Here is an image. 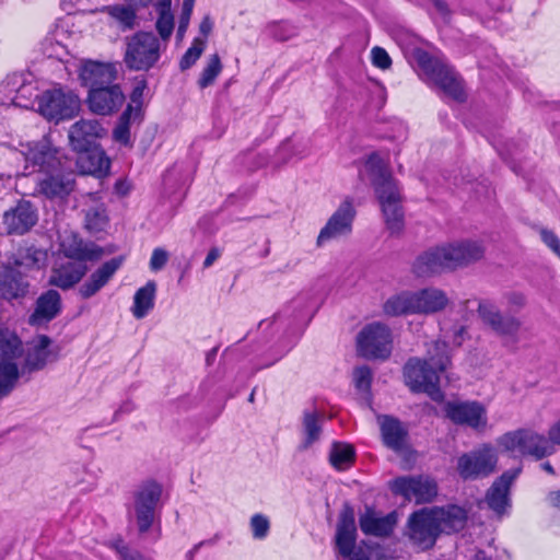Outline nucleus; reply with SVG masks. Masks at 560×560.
Returning <instances> with one entry per match:
<instances>
[{"instance_id": "f257e3e1", "label": "nucleus", "mask_w": 560, "mask_h": 560, "mask_svg": "<svg viewBox=\"0 0 560 560\" xmlns=\"http://www.w3.org/2000/svg\"><path fill=\"white\" fill-rule=\"evenodd\" d=\"M466 522V510L458 505L423 508L409 515L405 534L413 547L424 551L435 545L441 534L459 532Z\"/></svg>"}, {"instance_id": "f03ea898", "label": "nucleus", "mask_w": 560, "mask_h": 560, "mask_svg": "<svg viewBox=\"0 0 560 560\" xmlns=\"http://www.w3.org/2000/svg\"><path fill=\"white\" fill-rule=\"evenodd\" d=\"M483 252L481 244L476 241L438 246L419 255L412 265V271L418 277H430L476 261L483 256Z\"/></svg>"}, {"instance_id": "7ed1b4c3", "label": "nucleus", "mask_w": 560, "mask_h": 560, "mask_svg": "<svg viewBox=\"0 0 560 560\" xmlns=\"http://www.w3.org/2000/svg\"><path fill=\"white\" fill-rule=\"evenodd\" d=\"M366 165L373 176L372 186L381 205L386 226L390 233H399L404 229V210L398 183L387 172L377 154H371Z\"/></svg>"}, {"instance_id": "20e7f679", "label": "nucleus", "mask_w": 560, "mask_h": 560, "mask_svg": "<svg viewBox=\"0 0 560 560\" xmlns=\"http://www.w3.org/2000/svg\"><path fill=\"white\" fill-rule=\"evenodd\" d=\"M435 354L429 360L410 358L404 366L406 385H440L444 378L447 383L455 382L448 372L451 359L447 345L444 341L434 342Z\"/></svg>"}, {"instance_id": "39448f33", "label": "nucleus", "mask_w": 560, "mask_h": 560, "mask_svg": "<svg viewBox=\"0 0 560 560\" xmlns=\"http://www.w3.org/2000/svg\"><path fill=\"white\" fill-rule=\"evenodd\" d=\"M305 325V315H293L289 310H283L270 319H264L259 323L261 331H269L271 337H276L275 343L268 351L271 352V360L264 362L260 368H267L285 353H288L298 342Z\"/></svg>"}, {"instance_id": "423d86ee", "label": "nucleus", "mask_w": 560, "mask_h": 560, "mask_svg": "<svg viewBox=\"0 0 560 560\" xmlns=\"http://www.w3.org/2000/svg\"><path fill=\"white\" fill-rule=\"evenodd\" d=\"M412 56L425 77L447 96L458 102L464 101L465 94L462 80L446 61L433 57L422 49H415Z\"/></svg>"}, {"instance_id": "0eeeda50", "label": "nucleus", "mask_w": 560, "mask_h": 560, "mask_svg": "<svg viewBox=\"0 0 560 560\" xmlns=\"http://www.w3.org/2000/svg\"><path fill=\"white\" fill-rule=\"evenodd\" d=\"M20 154L24 161V171L27 174L39 173L40 175L58 171L65 164L63 156L47 138L38 141H30L20 144Z\"/></svg>"}, {"instance_id": "6e6552de", "label": "nucleus", "mask_w": 560, "mask_h": 560, "mask_svg": "<svg viewBox=\"0 0 560 560\" xmlns=\"http://www.w3.org/2000/svg\"><path fill=\"white\" fill-rule=\"evenodd\" d=\"M38 113L48 121L58 124L73 118L80 110V98L71 90L54 88L38 96Z\"/></svg>"}, {"instance_id": "1a4fd4ad", "label": "nucleus", "mask_w": 560, "mask_h": 560, "mask_svg": "<svg viewBox=\"0 0 560 560\" xmlns=\"http://www.w3.org/2000/svg\"><path fill=\"white\" fill-rule=\"evenodd\" d=\"M161 40L152 32H138L127 39L126 66L135 71H148L160 60Z\"/></svg>"}, {"instance_id": "9d476101", "label": "nucleus", "mask_w": 560, "mask_h": 560, "mask_svg": "<svg viewBox=\"0 0 560 560\" xmlns=\"http://www.w3.org/2000/svg\"><path fill=\"white\" fill-rule=\"evenodd\" d=\"M500 446L508 452H517L541 459L555 453V447L549 436L539 434L530 429H520L508 432L498 440Z\"/></svg>"}, {"instance_id": "9b49d317", "label": "nucleus", "mask_w": 560, "mask_h": 560, "mask_svg": "<svg viewBox=\"0 0 560 560\" xmlns=\"http://www.w3.org/2000/svg\"><path fill=\"white\" fill-rule=\"evenodd\" d=\"M478 315L481 322L489 327L504 343L516 345L520 340L522 320L511 313L503 314L490 300L478 303Z\"/></svg>"}, {"instance_id": "f8f14e48", "label": "nucleus", "mask_w": 560, "mask_h": 560, "mask_svg": "<svg viewBox=\"0 0 560 560\" xmlns=\"http://www.w3.org/2000/svg\"><path fill=\"white\" fill-rule=\"evenodd\" d=\"M498 455L493 446H482L464 453L457 458L456 469L463 480L483 479L494 472Z\"/></svg>"}, {"instance_id": "ddd939ff", "label": "nucleus", "mask_w": 560, "mask_h": 560, "mask_svg": "<svg viewBox=\"0 0 560 560\" xmlns=\"http://www.w3.org/2000/svg\"><path fill=\"white\" fill-rule=\"evenodd\" d=\"M359 353L368 359H387L392 353V332L382 323L366 325L358 335Z\"/></svg>"}, {"instance_id": "4468645a", "label": "nucleus", "mask_w": 560, "mask_h": 560, "mask_svg": "<svg viewBox=\"0 0 560 560\" xmlns=\"http://www.w3.org/2000/svg\"><path fill=\"white\" fill-rule=\"evenodd\" d=\"M162 495V488L155 481H147L133 493V514L139 533H147L154 520Z\"/></svg>"}, {"instance_id": "2eb2a0df", "label": "nucleus", "mask_w": 560, "mask_h": 560, "mask_svg": "<svg viewBox=\"0 0 560 560\" xmlns=\"http://www.w3.org/2000/svg\"><path fill=\"white\" fill-rule=\"evenodd\" d=\"M336 548L338 553L348 560H370L361 547H357V526L352 508L346 505L340 513L336 530Z\"/></svg>"}, {"instance_id": "dca6fc26", "label": "nucleus", "mask_w": 560, "mask_h": 560, "mask_svg": "<svg viewBox=\"0 0 560 560\" xmlns=\"http://www.w3.org/2000/svg\"><path fill=\"white\" fill-rule=\"evenodd\" d=\"M75 178L72 172L61 164L58 171L47 172L36 180L34 196L50 201H62L74 190Z\"/></svg>"}, {"instance_id": "f3484780", "label": "nucleus", "mask_w": 560, "mask_h": 560, "mask_svg": "<svg viewBox=\"0 0 560 560\" xmlns=\"http://www.w3.org/2000/svg\"><path fill=\"white\" fill-rule=\"evenodd\" d=\"M390 489L395 494L417 504L431 502L438 494L435 481L422 475L397 477L392 481Z\"/></svg>"}, {"instance_id": "a211bd4d", "label": "nucleus", "mask_w": 560, "mask_h": 560, "mask_svg": "<svg viewBox=\"0 0 560 560\" xmlns=\"http://www.w3.org/2000/svg\"><path fill=\"white\" fill-rule=\"evenodd\" d=\"M38 221L36 207L28 200H20L14 207L4 211L2 229L8 235H24Z\"/></svg>"}, {"instance_id": "6ab92c4d", "label": "nucleus", "mask_w": 560, "mask_h": 560, "mask_svg": "<svg viewBox=\"0 0 560 560\" xmlns=\"http://www.w3.org/2000/svg\"><path fill=\"white\" fill-rule=\"evenodd\" d=\"M521 471V466L504 471L487 490L485 502L498 516L506 514L511 508L510 490Z\"/></svg>"}, {"instance_id": "aec40b11", "label": "nucleus", "mask_w": 560, "mask_h": 560, "mask_svg": "<svg viewBox=\"0 0 560 560\" xmlns=\"http://www.w3.org/2000/svg\"><path fill=\"white\" fill-rule=\"evenodd\" d=\"M106 135V129L96 119H81L69 129V141L79 153L91 151L97 147L98 139Z\"/></svg>"}, {"instance_id": "412c9836", "label": "nucleus", "mask_w": 560, "mask_h": 560, "mask_svg": "<svg viewBox=\"0 0 560 560\" xmlns=\"http://www.w3.org/2000/svg\"><path fill=\"white\" fill-rule=\"evenodd\" d=\"M354 217L355 210L351 201L345 200L329 218L326 225L320 230L317 237V244L322 246L330 240L350 234Z\"/></svg>"}, {"instance_id": "4be33fe9", "label": "nucleus", "mask_w": 560, "mask_h": 560, "mask_svg": "<svg viewBox=\"0 0 560 560\" xmlns=\"http://www.w3.org/2000/svg\"><path fill=\"white\" fill-rule=\"evenodd\" d=\"M125 94L119 84L113 83L89 91V108L97 115H110L125 103Z\"/></svg>"}, {"instance_id": "5701e85b", "label": "nucleus", "mask_w": 560, "mask_h": 560, "mask_svg": "<svg viewBox=\"0 0 560 560\" xmlns=\"http://www.w3.org/2000/svg\"><path fill=\"white\" fill-rule=\"evenodd\" d=\"M60 250L73 261H96L104 255V249L93 242H86L78 234L71 232L61 237Z\"/></svg>"}, {"instance_id": "b1692460", "label": "nucleus", "mask_w": 560, "mask_h": 560, "mask_svg": "<svg viewBox=\"0 0 560 560\" xmlns=\"http://www.w3.org/2000/svg\"><path fill=\"white\" fill-rule=\"evenodd\" d=\"M62 311L61 295L57 290L49 289L43 292L35 302L33 313L27 323L33 327H46Z\"/></svg>"}, {"instance_id": "393cba45", "label": "nucleus", "mask_w": 560, "mask_h": 560, "mask_svg": "<svg viewBox=\"0 0 560 560\" xmlns=\"http://www.w3.org/2000/svg\"><path fill=\"white\" fill-rule=\"evenodd\" d=\"M444 412L455 424H466L474 429L486 424L485 409L478 402L446 401Z\"/></svg>"}, {"instance_id": "a878e982", "label": "nucleus", "mask_w": 560, "mask_h": 560, "mask_svg": "<svg viewBox=\"0 0 560 560\" xmlns=\"http://www.w3.org/2000/svg\"><path fill=\"white\" fill-rule=\"evenodd\" d=\"M124 257H114L102 264L94 270L89 279L80 285L79 294L82 299L88 300L100 292L114 277L117 270L122 266Z\"/></svg>"}, {"instance_id": "bb28decb", "label": "nucleus", "mask_w": 560, "mask_h": 560, "mask_svg": "<svg viewBox=\"0 0 560 560\" xmlns=\"http://www.w3.org/2000/svg\"><path fill=\"white\" fill-rule=\"evenodd\" d=\"M80 79L82 84L91 91L115 83L117 70L112 63L88 60L80 69Z\"/></svg>"}, {"instance_id": "cd10ccee", "label": "nucleus", "mask_w": 560, "mask_h": 560, "mask_svg": "<svg viewBox=\"0 0 560 560\" xmlns=\"http://www.w3.org/2000/svg\"><path fill=\"white\" fill-rule=\"evenodd\" d=\"M0 92H9L8 98L13 107L30 108L33 98L38 101L36 88L32 83H25L21 75L13 74L0 83Z\"/></svg>"}, {"instance_id": "c85d7f7f", "label": "nucleus", "mask_w": 560, "mask_h": 560, "mask_svg": "<svg viewBox=\"0 0 560 560\" xmlns=\"http://www.w3.org/2000/svg\"><path fill=\"white\" fill-rule=\"evenodd\" d=\"M88 272V266L80 261H67L54 268L49 284L61 290H69L79 283Z\"/></svg>"}, {"instance_id": "c756f323", "label": "nucleus", "mask_w": 560, "mask_h": 560, "mask_svg": "<svg viewBox=\"0 0 560 560\" xmlns=\"http://www.w3.org/2000/svg\"><path fill=\"white\" fill-rule=\"evenodd\" d=\"M413 292L415 314H434L443 311L450 300L446 293L438 288H424Z\"/></svg>"}, {"instance_id": "7c9ffc66", "label": "nucleus", "mask_w": 560, "mask_h": 560, "mask_svg": "<svg viewBox=\"0 0 560 560\" xmlns=\"http://www.w3.org/2000/svg\"><path fill=\"white\" fill-rule=\"evenodd\" d=\"M396 522L397 517L395 513L380 516L371 508H366L365 512L360 515L359 518L361 530L365 535L375 537H388L393 533Z\"/></svg>"}, {"instance_id": "2f4dec72", "label": "nucleus", "mask_w": 560, "mask_h": 560, "mask_svg": "<svg viewBox=\"0 0 560 560\" xmlns=\"http://www.w3.org/2000/svg\"><path fill=\"white\" fill-rule=\"evenodd\" d=\"M378 423L384 444L393 451H401L408 434L404 424L392 416H378Z\"/></svg>"}, {"instance_id": "473e14b6", "label": "nucleus", "mask_w": 560, "mask_h": 560, "mask_svg": "<svg viewBox=\"0 0 560 560\" xmlns=\"http://www.w3.org/2000/svg\"><path fill=\"white\" fill-rule=\"evenodd\" d=\"M26 290L27 283L19 270L11 267L0 268V298L16 299L24 295Z\"/></svg>"}, {"instance_id": "72a5a7b5", "label": "nucleus", "mask_w": 560, "mask_h": 560, "mask_svg": "<svg viewBox=\"0 0 560 560\" xmlns=\"http://www.w3.org/2000/svg\"><path fill=\"white\" fill-rule=\"evenodd\" d=\"M51 339L46 335H40L33 339L27 350L25 363L30 370H39L47 362L55 359L50 350Z\"/></svg>"}, {"instance_id": "f704fd0d", "label": "nucleus", "mask_w": 560, "mask_h": 560, "mask_svg": "<svg viewBox=\"0 0 560 560\" xmlns=\"http://www.w3.org/2000/svg\"><path fill=\"white\" fill-rule=\"evenodd\" d=\"M156 284L154 281H148L145 285L139 288L133 296L131 313L135 318H144L154 307Z\"/></svg>"}, {"instance_id": "c9c22d12", "label": "nucleus", "mask_w": 560, "mask_h": 560, "mask_svg": "<svg viewBox=\"0 0 560 560\" xmlns=\"http://www.w3.org/2000/svg\"><path fill=\"white\" fill-rule=\"evenodd\" d=\"M303 440L301 450L310 448L319 441L322 434V417L316 410H304L302 419Z\"/></svg>"}, {"instance_id": "e433bc0d", "label": "nucleus", "mask_w": 560, "mask_h": 560, "mask_svg": "<svg viewBox=\"0 0 560 560\" xmlns=\"http://www.w3.org/2000/svg\"><path fill=\"white\" fill-rule=\"evenodd\" d=\"M80 163L83 172L97 176L105 175L110 167L109 159L98 145L91 149V151L81 152Z\"/></svg>"}, {"instance_id": "4c0bfd02", "label": "nucleus", "mask_w": 560, "mask_h": 560, "mask_svg": "<svg viewBox=\"0 0 560 560\" xmlns=\"http://www.w3.org/2000/svg\"><path fill=\"white\" fill-rule=\"evenodd\" d=\"M383 311L388 316L415 314L413 292L404 291L390 296L384 303Z\"/></svg>"}, {"instance_id": "58836bf2", "label": "nucleus", "mask_w": 560, "mask_h": 560, "mask_svg": "<svg viewBox=\"0 0 560 560\" xmlns=\"http://www.w3.org/2000/svg\"><path fill=\"white\" fill-rule=\"evenodd\" d=\"M171 2L172 0H159L155 5L159 15L155 27L161 37L160 40L164 42V48L174 31V15L171 11Z\"/></svg>"}, {"instance_id": "ea45409f", "label": "nucleus", "mask_w": 560, "mask_h": 560, "mask_svg": "<svg viewBox=\"0 0 560 560\" xmlns=\"http://www.w3.org/2000/svg\"><path fill=\"white\" fill-rule=\"evenodd\" d=\"M108 214L103 203H97L84 210V228L91 234L103 232L108 226Z\"/></svg>"}, {"instance_id": "a19ab883", "label": "nucleus", "mask_w": 560, "mask_h": 560, "mask_svg": "<svg viewBox=\"0 0 560 560\" xmlns=\"http://www.w3.org/2000/svg\"><path fill=\"white\" fill-rule=\"evenodd\" d=\"M355 452L350 444L335 442L329 453L330 464L338 470L348 469L354 462Z\"/></svg>"}, {"instance_id": "79ce46f5", "label": "nucleus", "mask_w": 560, "mask_h": 560, "mask_svg": "<svg viewBox=\"0 0 560 560\" xmlns=\"http://www.w3.org/2000/svg\"><path fill=\"white\" fill-rule=\"evenodd\" d=\"M509 10L510 3L508 0H488V9H479L476 14L487 27L494 28L497 25L495 21L491 18V14L495 15Z\"/></svg>"}, {"instance_id": "37998d69", "label": "nucleus", "mask_w": 560, "mask_h": 560, "mask_svg": "<svg viewBox=\"0 0 560 560\" xmlns=\"http://www.w3.org/2000/svg\"><path fill=\"white\" fill-rule=\"evenodd\" d=\"M221 71L222 62L219 55H211L198 80L199 88L206 89L213 84V82L215 81L217 77L221 73Z\"/></svg>"}, {"instance_id": "c03bdc74", "label": "nucleus", "mask_w": 560, "mask_h": 560, "mask_svg": "<svg viewBox=\"0 0 560 560\" xmlns=\"http://www.w3.org/2000/svg\"><path fill=\"white\" fill-rule=\"evenodd\" d=\"M108 14L115 19L124 31L135 25L136 11L130 5L116 4L107 8Z\"/></svg>"}, {"instance_id": "a18cd8bd", "label": "nucleus", "mask_w": 560, "mask_h": 560, "mask_svg": "<svg viewBox=\"0 0 560 560\" xmlns=\"http://www.w3.org/2000/svg\"><path fill=\"white\" fill-rule=\"evenodd\" d=\"M21 350V340L15 334L0 330V357L4 360L14 358Z\"/></svg>"}, {"instance_id": "49530a36", "label": "nucleus", "mask_w": 560, "mask_h": 560, "mask_svg": "<svg viewBox=\"0 0 560 560\" xmlns=\"http://www.w3.org/2000/svg\"><path fill=\"white\" fill-rule=\"evenodd\" d=\"M206 48V40L202 38H195L191 46L186 50L179 61L182 70H187L192 67L196 61L200 58Z\"/></svg>"}, {"instance_id": "de8ad7c7", "label": "nucleus", "mask_w": 560, "mask_h": 560, "mask_svg": "<svg viewBox=\"0 0 560 560\" xmlns=\"http://www.w3.org/2000/svg\"><path fill=\"white\" fill-rule=\"evenodd\" d=\"M269 520L262 514H255L250 518V528L253 537L256 539H264L269 532Z\"/></svg>"}, {"instance_id": "09e8293b", "label": "nucleus", "mask_w": 560, "mask_h": 560, "mask_svg": "<svg viewBox=\"0 0 560 560\" xmlns=\"http://www.w3.org/2000/svg\"><path fill=\"white\" fill-rule=\"evenodd\" d=\"M270 35L278 40H288L295 34V28L288 22H277L269 26Z\"/></svg>"}, {"instance_id": "8fccbe9b", "label": "nucleus", "mask_w": 560, "mask_h": 560, "mask_svg": "<svg viewBox=\"0 0 560 560\" xmlns=\"http://www.w3.org/2000/svg\"><path fill=\"white\" fill-rule=\"evenodd\" d=\"M19 377L18 365L13 362L0 363V385H12Z\"/></svg>"}, {"instance_id": "3c124183", "label": "nucleus", "mask_w": 560, "mask_h": 560, "mask_svg": "<svg viewBox=\"0 0 560 560\" xmlns=\"http://www.w3.org/2000/svg\"><path fill=\"white\" fill-rule=\"evenodd\" d=\"M142 121V110L133 108L132 104H128L126 109L122 112L117 122H124V126H128L131 129V126L137 124L139 125Z\"/></svg>"}, {"instance_id": "603ef678", "label": "nucleus", "mask_w": 560, "mask_h": 560, "mask_svg": "<svg viewBox=\"0 0 560 560\" xmlns=\"http://www.w3.org/2000/svg\"><path fill=\"white\" fill-rule=\"evenodd\" d=\"M113 139L115 142L124 147L131 148L133 142L131 140V132L128 126H124V122H117L113 130Z\"/></svg>"}, {"instance_id": "864d4df0", "label": "nucleus", "mask_w": 560, "mask_h": 560, "mask_svg": "<svg viewBox=\"0 0 560 560\" xmlns=\"http://www.w3.org/2000/svg\"><path fill=\"white\" fill-rule=\"evenodd\" d=\"M352 382L354 385H371L373 382L372 369L368 365H360L353 369Z\"/></svg>"}, {"instance_id": "5fc2aeb1", "label": "nucleus", "mask_w": 560, "mask_h": 560, "mask_svg": "<svg viewBox=\"0 0 560 560\" xmlns=\"http://www.w3.org/2000/svg\"><path fill=\"white\" fill-rule=\"evenodd\" d=\"M371 56L373 65L380 69H388L392 65L389 55L382 47L376 46L372 48Z\"/></svg>"}, {"instance_id": "6e6d98bb", "label": "nucleus", "mask_w": 560, "mask_h": 560, "mask_svg": "<svg viewBox=\"0 0 560 560\" xmlns=\"http://www.w3.org/2000/svg\"><path fill=\"white\" fill-rule=\"evenodd\" d=\"M168 260V254L163 248H155L150 259V268L152 271L161 270Z\"/></svg>"}, {"instance_id": "4d7b16f0", "label": "nucleus", "mask_w": 560, "mask_h": 560, "mask_svg": "<svg viewBox=\"0 0 560 560\" xmlns=\"http://www.w3.org/2000/svg\"><path fill=\"white\" fill-rule=\"evenodd\" d=\"M541 241L560 258V240L550 230L542 229L540 231Z\"/></svg>"}, {"instance_id": "13d9d810", "label": "nucleus", "mask_w": 560, "mask_h": 560, "mask_svg": "<svg viewBox=\"0 0 560 560\" xmlns=\"http://www.w3.org/2000/svg\"><path fill=\"white\" fill-rule=\"evenodd\" d=\"M145 88H147V83L143 80L138 82L135 85V88L130 94V103H129V104L133 105V108L142 110V97H143V92H144Z\"/></svg>"}, {"instance_id": "bf43d9fd", "label": "nucleus", "mask_w": 560, "mask_h": 560, "mask_svg": "<svg viewBox=\"0 0 560 560\" xmlns=\"http://www.w3.org/2000/svg\"><path fill=\"white\" fill-rule=\"evenodd\" d=\"M504 299L510 310H521L526 304L525 295L521 292H508L504 294Z\"/></svg>"}, {"instance_id": "052dcab7", "label": "nucleus", "mask_w": 560, "mask_h": 560, "mask_svg": "<svg viewBox=\"0 0 560 560\" xmlns=\"http://www.w3.org/2000/svg\"><path fill=\"white\" fill-rule=\"evenodd\" d=\"M410 389L412 393H420L423 389L432 400L438 402L443 401L445 397L442 387H410Z\"/></svg>"}, {"instance_id": "680f3d73", "label": "nucleus", "mask_w": 560, "mask_h": 560, "mask_svg": "<svg viewBox=\"0 0 560 560\" xmlns=\"http://www.w3.org/2000/svg\"><path fill=\"white\" fill-rule=\"evenodd\" d=\"M221 256V252L219 248L213 247L207 254L203 260V268H209L213 265V262Z\"/></svg>"}, {"instance_id": "e2e57ef3", "label": "nucleus", "mask_w": 560, "mask_h": 560, "mask_svg": "<svg viewBox=\"0 0 560 560\" xmlns=\"http://www.w3.org/2000/svg\"><path fill=\"white\" fill-rule=\"evenodd\" d=\"M358 388V395L360 399H362L363 404L371 407L372 404V393L371 387L364 386V387H357Z\"/></svg>"}, {"instance_id": "0e129e2a", "label": "nucleus", "mask_w": 560, "mask_h": 560, "mask_svg": "<svg viewBox=\"0 0 560 560\" xmlns=\"http://www.w3.org/2000/svg\"><path fill=\"white\" fill-rule=\"evenodd\" d=\"M549 440L552 445H560V420L549 429Z\"/></svg>"}, {"instance_id": "69168bd1", "label": "nucleus", "mask_w": 560, "mask_h": 560, "mask_svg": "<svg viewBox=\"0 0 560 560\" xmlns=\"http://www.w3.org/2000/svg\"><path fill=\"white\" fill-rule=\"evenodd\" d=\"M547 501L552 508L560 510V490L550 491Z\"/></svg>"}, {"instance_id": "338daca9", "label": "nucleus", "mask_w": 560, "mask_h": 560, "mask_svg": "<svg viewBox=\"0 0 560 560\" xmlns=\"http://www.w3.org/2000/svg\"><path fill=\"white\" fill-rule=\"evenodd\" d=\"M234 360V351L231 349H226L221 355V365L223 369V373L226 371V365L230 364Z\"/></svg>"}, {"instance_id": "774afa93", "label": "nucleus", "mask_w": 560, "mask_h": 560, "mask_svg": "<svg viewBox=\"0 0 560 560\" xmlns=\"http://www.w3.org/2000/svg\"><path fill=\"white\" fill-rule=\"evenodd\" d=\"M213 23L209 16H205L199 25V31L202 35L208 36L211 32Z\"/></svg>"}]
</instances>
